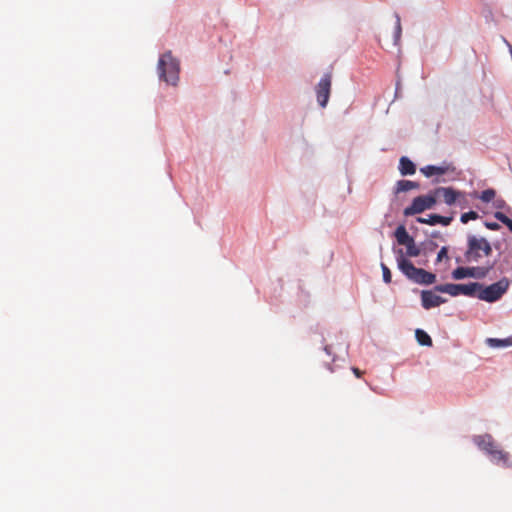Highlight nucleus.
<instances>
[{
    "mask_svg": "<svg viewBox=\"0 0 512 512\" xmlns=\"http://www.w3.org/2000/svg\"><path fill=\"white\" fill-rule=\"evenodd\" d=\"M398 267L408 279L415 283L430 285L436 281L435 274L415 267L410 260L405 259L403 256L398 258Z\"/></svg>",
    "mask_w": 512,
    "mask_h": 512,
    "instance_id": "nucleus-1",
    "label": "nucleus"
},
{
    "mask_svg": "<svg viewBox=\"0 0 512 512\" xmlns=\"http://www.w3.org/2000/svg\"><path fill=\"white\" fill-rule=\"evenodd\" d=\"M179 61L175 59L171 52L164 53L158 61V72L161 80L168 84L176 85L179 79Z\"/></svg>",
    "mask_w": 512,
    "mask_h": 512,
    "instance_id": "nucleus-2",
    "label": "nucleus"
},
{
    "mask_svg": "<svg viewBox=\"0 0 512 512\" xmlns=\"http://www.w3.org/2000/svg\"><path fill=\"white\" fill-rule=\"evenodd\" d=\"M492 253V247L485 238H478L470 235L467 241V250L465 258L468 262H478L483 256H489Z\"/></svg>",
    "mask_w": 512,
    "mask_h": 512,
    "instance_id": "nucleus-3",
    "label": "nucleus"
},
{
    "mask_svg": "<svg viewBox=\"0 0 512 512\" xmlns=\"http://www.w3.org/2000/svg\"><path fill=\"white\" fill-rule=\"evenodd\" d=\"M509 285L510 281L505 277L486 287H483L481 284V288L475 296L480 300L493 303L498 301L507 292Z\"/></svg>",
    "mask_w": 512,
    "mask_h": 512,
    "instance_id": "nucleus-4",
    "label": "nucleus"
},
{
    "mask_svg": "<svg viewBox=\"0 0 512 512\" xmlns=\"http://www.w3.org/2000/svg\"><path fill=\"white\" fill-rule=\"evenodd\" d=\"M481 288V284L477 282L469 284H440L434 287V290L441 293H447L451 296L465 295L473 297Z\"/></svg>",
    "mask_w": 512,
    "mask_h": 512,
    "instance_id": "nucleus-5",
    "label": "nucleus"
},
{
    "mask_svg": "<svg viewBox=\"0 0 512 512\" xmlns=\"http://www.w3.org/2000/svg\"><path fill=\"white\" fill-rule=\"evenodd\" d=\"M435 204L436 199L433 192L428 195H421L413 199L411 205L404 209L403 214L405 216L416 215L427 209L433 208Z\"/></svg>",
    "mask_w": 512,
    "mask_h": 512,
    "instance_id": "nucleus-6",
    "label": "nucleus"
},
{
    "mask_svg": "<svg viewBox=\"0 0 512 512\" xmlns=\"http://www.w3.org/2000/svg\"><path fill=\"white\" fill-rule=\"evenodd\" d=\"M332 76L330 73L325 74L316 86L317 101L319 105L326 107L331 92Z\"/></svg>",
    "mask_w": 512,
    "mask_h": 512,
    "instance_id": "nucleus-7",
    "label": "nucleus"
},
{
    "mask_svg": "<svg viewBox=\"0 0 512 512\" xmlns=\"http://www.w3.org/2000/svg\"><path fill=\"white\" fill-rule=\"evenodd\" d=\"M433 195L436 200L442 198L447 205L451 206L456 204L459 197H462V191L455 190L452 187H438L434 189Z\"/></svg>",
    "mask_w": 512,
    "mask_h": 512,
    "instance_id": "nucleus-8",
    "label": "nucleus"
},
{
    "mask_svg": "<svg viewBox=\"0 0 512 512\" xmlns=\"http://www.w3.org/2000/svg\"><path fill=\"white\" fill-rule=\"evenodd\" d=\"M488 456L490 457V460L497 465L507 468L512 466V456L508 452L499 448V446H497Z\"/></svg>",
    "mask_w": 512,
    "mask_h": 512,
    "instance_id": "nucleus-9",
    "label": "nucleus"
},
{
    "mask_svg": "<svg viewBox=\"0 0 512 512\" xmlns=\"http://www.w3.org/2000/svg\"><path fill=\"white\" fill-rule=\"evenodd\" d=\"M422 306L425 309L437 307L446 302V299L435 294L433 291L424 290L421 293Z\"/></svg>",
    "mask_w": 512,
    "mask_h": 512,
    "instance_id": "nucleus-10",
    "label": "nucleus"
},
{
    "mask_svg": "<svg viewBox=\"0 0 512 512\" xmlns=\"http://www.w3.org/2000/svg\"><path fill=\"white\" fill-rule=\"evenodd\" d=\"M474 442L488 455H490V453L498 446L489 434L476 436L474 438Z\"/></svg>",
    "mask_w": 512,
    "mask_h": 512,
    "instance_id": "nucleus-11",
    "label": "nucleus"
},
{
    "mask_svg": "<svg viewBox=\"0 0 512 512\" xmlns=\"http://www.w3.org/2000/svg\"><path fill=\"white\" fill-rule=\"evenodd\" d=\"M452 217H445L438 214H431L427 218L418 217L417 222L428 224V225H437L441 224L443 226H448L452 222Z\"/></svg>",
    "mask_w": 512,
    "mask_h": 512,
    "instance_id": "nucleus-12",
    "label": "nucleus"
},
{
    "mask_svg": "<svg viewBox=\"0 0 512 512\" xmlns=\"http://www.w3.org/2000/svg\"><path fill=\"white\" fill-rule=\"evenodd\" d=\"M399 171L404 176L413 175L416 172V166L409 158L403 156L399 161Z\"/></svg>",
    "mask_w": 512,
    "mask_h": 512,
    "instance_id": "nucleus-13",
    "label": "nucleus"
},
{
    "mask_svg": "<svg viewBox=\"0 0 512 512\" xmlns=\"http://www.w3.org/2000/svg\"><path fill=\"white\" fill-rule=\"evenodd\" d=\"M449 170V166H434L427 165L420 169L421 173H423L426 177H431L433 175H443Z\"/></svg>",
    "mask_w": 512,
    "mask_h": 512,
    "instance_id": "nucleus-14",
    "label": "nucleus"
},
{
    "mask_svg": "<svg viewBox=\"0 0 512 512\" xmlns=\"http://www.w3.org/2000/svg\"><path fill=\"white\" fill-rule=\"evenodd\" d=\"M395 238L399 245H407L412 242L413 238L408 234L406 228L400 225L395 230Z\"/></svg>",
    "mask_w": 512,
    "mask_h": 512,
    "instance_id": "nucleus-15",
    "label": "nucleus"
},
{
    "mask_svg": "<svg viewBox=\"0 0 512 512\" xmlns=\"http://www.w3.org/2000/svg\"><path fill=\"white\" fill-rule=\"evenodd\" d=\"M418 188H419V184L417 182L410 181V180H399L395 187V193L399 194L401 192H407L412 189H418Z\"/></svg>",
    "mask_w": 512,
    "mask_h": 512,
    "instance_id": "nucleus-16",
    "label": "nucleus"
},
{
    "mask_svg": "<svg viewBox=\"0 0 512 512\" xmlns=\"http://www.w3.org/2000/svg\"><path fill=\"white\" fill-rule=\"evenodd\" d=\"M415 336L418 343L422 346H432L431 337L422 329H417L415 331Z\"/></svg>",
    "mask_w": 512,
    "mask_h": 512,
    "instance_id": "nucleus-17",
    "label": "nucleus"
},
{
    "mask_svg": "<svg viewBox=\"0 0 512 512\" xmlns=\"http://www.w3.org/2000/svg\"><path fill=\"white\" fill-rule=\"evenodd\" d=\"M491 267H468V270L470 271L469 277L473 278H484Z\"/></svg>",
    "mask_w": 512,
    "mask_h": 512,
    "instance_id": "nucleus-18",
    "label": "nucleus"
},
{
    "mask_svg": "<svg viewBox=\"0 0 512 512\" xmlns=\"http://www.w3.org/2000/svg\"><path fill=\"white\" fill-rule=\"evenodd\" d=\"M487 341L491 347L495 348L512 346V337L505 339L489 338Z\"/></svg>",
    "mask_w": 512,
    "mask_h": 512,
    "instance_id": "nucleus-19",
    "label": "nucleus"
},
{
    "mask_svg": "<svg viewBox=\"0 0 512 512\" xmlns=\"http://www.w3.org/2000/svg\"><path fill=\"white\" fill-rule=\"evenodd\" d=\"M470 271L468 270V267H458L453 270L452 277L455 280L464 279L466 277H469Z\"/></svg>",
    "mask_w": 512,
    "mask_h": 512,
    "instance_id": "nucleus-20",
    "label": "nucleus"
},
{
    "mask_svg": "<svg viewBox=\"0 0 512 512\" xmlns=\"http://www.w3.org/2000/svg\"><path fill=\"white\" fill-rule=\"evenodd\" d=\"M494 217L497 220H499L500 222H502L504 225H506L509 228V230L512 232V220L508 216H506L502 212L497 211V212H495Z\"/></svg>",
    "mask_w": 512,
    "mask_h": 512,
    "instance_id": "nucleus-21",
    "label": "nucleus"
},
{
    "mask_svg": "<svg viewBox=\"0 0 512 512\" xmlns=\"http://www.w3.org/2000/svg\"><path fill=\"white\" fill-rule=\"evenodd\" d=\"M496 195V192L494 189H486L484 191L481 192V195H480V199L483 201V202H490L494 199Z\"/></svg>",
    "mask_w": 512,
    "mask_h": 512,
    "instance_id": "nucleus-22",
    "label": "nucleus"
},
{
    "mask_svg": "<svg viewBox=\"0 0 512 512\" xmlns=\"http://www.w3.org/2000/svg\"><path fill=\"white\" fill-rule=\"evenodd\" d=\"M407 249V255L410 257H417L420 254L419 248L415 245L414 239L409 244L405 245Z\"/></svg>",
    "mask_w": 512,
    "mask_h": 512,
    "instance_id": "nucleus-23",
    "label": "nucleus"
},
{
    "mask_svg": "<svg viewBox=\"0 0 512 512\" xmlns=\"http://www.w3.org/2000/svg\"><path fill=\"white\" fill-rule=\"evenodd\" d=\"M479 217L478 213L475 212V211H469V212H466V213H463L461 215V222L466 224L468 223V221L470 220H476L477 218Z\"/></svg>",
    "mask_w": 512,
    "mask_h": 512,
    "instance_id": "nucleus-24",
    "label": "nucleus"
},
{
    "mask_svg": "<svg viewBox=\"0 0 512 512\" xmlns=\"http://www.w3.org/2000/svg\"><path fill=\"white\" fill-rule=\"evenodd\" d=\"M381 267H382L384 282L390 283L391 282V272H390L389 268L385 264H382Z\"/></svg>",
    "mask_w": 512,
    "mask_h": 512,
    "instance_id": "nucleus-25",
    "label": "nucleus"
},
{
    "mask_svg": "<svg viewBox=\"0 0 512 512\" xmlns=\"http://www.w3.org/2000/svg\"><path fill=\"white\" fill-rule=\"evenodd\" d=\"M461 208H465L468 205V200L466 197V193L462 191V197H459L456 202Z\"/></svg>",
    "mask_w": 512,
    "mask_h": 512,
    "instance_id": "nucleus-26",
    "label": "nucleus"
},
{
    "mask_svg": "<svg viewBox=\"0 0 512 512\" xmlns=\"http://www.w3.org/2000/svg\"><path fill=\"white\" fill-rule=\"evenodd\" d=\"M447 254H448V249H447V247H445V246H444V247H442V248L440 249V251L438 252V254H437V261H438V262H440V261H442L444 258H447V257H448V255H447Z\"/></svg>",
    "mask_w": 512,
    "mask_h": 512,
    "instance_id": "nucleus-27",
    "label": "nucleus"
},
{
    "mask_svg": "<svg viewBox=\"0 0 512 512\" xmlns=\"http://www.w3.org/2000/svg\"><path fill=\"white\" fill-rule=\"evenodd\" d=\"M396 39H399L400 35H401V22H400V16L398 14H396Z\"/></svg>",
    "mask_w": 512,
    "mask_h": 512,
    "instance_id": "nucleus-28",
    "label": "nucleus"
},
{
    "mask_svg": "<svg viewBox=\"0 0 512 512\" xmlns=\"http://www.w3.org/2000/svg\"><path fill=\"white\" fill-rule=\"evenodd\" d=\"M485 227L493 231H497L501 228V226L496 222H485Z\"/></svg>",
    "mask_w": 512,
    "mask_h": 512,
    "instance_id": "nucleus-29",
    "label": "nucleus"
},
{
    "mask_svg": "<svg viewBox=\"0 0 512 512\" xmlns=\"http://www.w3.org/2000/svg\"><path fill=\"white\" fill-rule=\"evenodd\" d=\"M505 201L503 199H497L495 205L497 208H503L505 206Z\"/></svg>",
    "mask_w": 512,
    "mask_h": 512,
    "instance_id": "nucleus-30",
    "label": "nucleus"
},
{
    "mask_svg": "<svg viewBox=\"0 0 512 512\" xmlns=\"http://www.w3.org/2000/svg\"><path fill=\"white\" fill-rule=\"evenodd\" d=\"M352 371H353V373L355 374L356 377H361V375H362V371L361 370H359L356 367H353Z\"/></svg>",
    "mask_w": 512,
    "mask_h": 512,
    "instance_id": "nucleus-31",
    "label": "nucleus"
},
{
    "mask_svg": "<svg viewBox=\"0 0 512 512\" xmlns=\"http://www.w3.org/2000/svg\"><path fill=\"white\" fill-rule=\"evenodd\" d=\"M325 351H326L328 354L330 353V351H329L328 347H325Z\"/></svg>",
    "mask_w": 512,
    "mask_h": 512,
    "instance_id": "nucleus-32",
    "label": "nucleus"
}]
</instances>
